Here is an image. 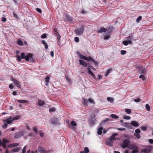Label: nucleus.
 Masks as SVG:
<instances>
[{
  "label": "nucleus",
  "instance_id": "9b49d317",
  "mask_svg": "<svg viewBox=\"0 0 153 153\" xmlns=\"http://www.w3.org/2000/svg\"><path fill=\"white\" fill-rule=\"evenodd\" d=\"M66 18V19L67 22H71L73 21L72 19L67 14H65Z\"/></svg>",
  "mask_w": 153,
  "mask_h": 153
},
{
  "label": "nucleus",
  "instance_id": "f8f14e48",
  "mask_svg": "<svg viewBox=\"0 0 153 153\" xmlns=\"http://www.w3.org/2000/svg\"><path fill=\"white\" fill-rule=\"evenodd\" d=\"M118 134L117 133H114L109 138V140L111 142H112L113 140L115 139V137L118 135Z\"/></svg>",
  "mask_w": 153,
  "mask_h": 153
},
{
  "label": "nucleus",
  "instance_id": "f3484780",
  "mask_svg": "<svg viewBox=\"0 0 153 153\" xmlns=\"http://www.w3.org/2000/svg\"><path fill=\"white\" fill-rule=\"evenodd\" d=\"M146 70L143 68H139L138 70V72L139 74H144L146 72Z\"/></svg>",
  "mask_w": 153,
  "mask_h": 153
},
{
  "label": "nucleus",
  "instance_id": "cd10ccee",
  "mask_svg": "<svg viewBox=\"0 0 153 153\" xmlns=\"http://www.w3.org/2000/svg\"><path fill=\"white\" fill-rule=\"evenodd\" d=\"M111 117L112 118H114V119H117V118H119V117L118 116H117L115 114H111Z\"/></svg>",
  "mask_w": 153,
  "mask_h": 153
},
{
  "label": "nucleus",
  "instance_id": "a878e982",
  "mask_svg": "<svg viewBox=\"0 0 153 153\" xmlns=\"http://www.w3.org/2000/svg\"><path fill=\"white\" fill-rule=\"evenodd\" d=\"M147 126H143L141 127V128L143 131H146L147 130Z\"/></svg>",
  "mask_w": 153,
  "mask_h": 153
},
{
  "label": "nucleus",
  "instance_id": "e2e57ef3",
  "mask_svg": "<svg viewBox=\"0 0 153 153\" xmlns=\"http://www.w3.org/2000/svg\"><path fill=\"white\" fill-rule=\"evenodd\" d=\"M95 117V115L94 114H92L91 115V118L93 119Z\"/></svg>",
  "mask_w": 153,
  "mask_h": 153
},
{
  "label": "nucleus",
  "instance_id": "1a4fd4ad",
  "mask_svg": "<svg viewBox=\"0 0 153 153\" xmlns=\"http://www.w3.org/2000/svg\"><path fill=\"white\" fill-rule=\"evenodd\" d=\"M19 145V144L18 143H13L8 145L7 146V147L8 148L15 147L18 146Z\"/></svg>",
  "mask_w": 153,
  "mask_h": 153
},
{
  "label": "nucleus",
  "instance_id": "39448f33",
  "mask_svg": "<svg viewBox=\"0 0 153 153\" xmlns=\"http://www.w3.org/2000/svg\"><path fill=\"white\" fill-rule=\"evenodd\" d=\"M130 143L129 140H128L126 139L124 140L123 142L121 144V146L123 149L126 148H128V146L129 145V144Z\"/></svg>",
  "mask_w": 153,
  "mask_h": 153
},
{
  "label": "nucleus",
  "instance_id": "2f4dec72",
  "mask_svg": "<svg viewBox=\"0 0 153 153\" xmlns=\"http://www.w3.org/2000/svg\"><path fill=\"white\" fill-rule=\"evenodd\" d=\"M107 99L108 101L110 102H113L114 101L113 99L110 97H108L107 98Z\"/></svg>",
  "mask_w": 153,
  "mask_h": 153
},
{
  "label": "nucleus",
  "instance_id": "864d4df0",
  "mask_svg": "<svg viewBox=\"0 0 153 153\" xmlns=\"http://www.w3.org/2000/svg\"><path fill=\"white\" fill-rule=\"evenodd\" d=\"M88 101L91 103L94 104V100L91 98H90L88 99Z\"/></svg>",
  "mask_w": 153,
  "mask_h": 153
},
{
  "label": "nucleus",
  "instance_id": "09e8293b",
  "mask_svg": "<svg viewBox=\"0 0 153 153\" xmlns=\"http://www.w3.org/2000/svg\"><path fill=\"white\" fill-rule=\"evenodd\" d=\"M7 126V123H4L3 125L2 126V127L3 128L6 129Z\"/></svg>",
  "mask_w": 153,
  "mask_h": 153
},
{
  "label": "nucleus",
  "instance_id": "774afa93",
  "mask_svg": "<svg viewBox=\"0 0 153 153\" xmlns=\"http://www.w3.org/2000/svg\"><path fill=\"white\" fill-rule=\"evenodd\" d=\"M149 142L151 144L153 143V140L152 139H150L149 140Z\"/></svg>",
  "mask_w": 153,
  "mask_h": 153
},
{
  "label": "nucleus",
  "instance_id": "79ce46f5",
  "mask_svg": "<svg viewBox=\"0 0 153 153\" xmlns=\"http://www.w3.org/2000/svg\"><path fill=\"white\" fill-rule=\"evenodd\" d=\"M134 135L135 136H136L137 138V139H140L141 137V135L139 134H134Z\"/></svg>",
  "mask_w": 153,
  "mask_h": 153
},
{
  "label": "nucleus",
  "instance_id": "bf43d9fd",
  "mask_svg": "<svg viewBox=\"0 0 153 153\" xmlns=\"http://www.w3.org/2000/svg\"><path fill=\"white\" fill-rule=\"evenodd\" d=\"M138 150H133L131 152L132 153H136L138 152Z\"/></svg>",
  "mask_w": 153,
  "mask_h": 153
},
{
  "label": "nucleus",
  "instance_id": "7ed1b4c3",
  "mask_svg": "<svg viewBox=\"0 0 153 153\" xmlns=\"http://www.w3.org/2000/svg\"><path fill=\"white\" fill-rule=\"evenodd\" d=\"M84 26L82 25L80 28L75 30V33L76 35L80 36L82 34L84 30Z\"/></svg>",
  "mask_w": 153,
  "mask_h": 153
},
{
  "label": "nucleus",
  "instance_id": "0eeeda50",
  "mask_svg": "<svg viewBox=\"0 0 153 153\" xmlns=\"http://www.w3.org/2000/svg\"><path fill=\"white\" fill-rule=\"evenodd\" d=\"M13 121L12 117H10L9 118L6 119V120H3L4 122H7V124H11Z\"/></svg>",
  "mask_w": 153,
  "mask_h": 153
},
{
  "label": "nucleus",
  "instance_id": "a18cd8bd",
  "mask_svg": "<svg viewBox=\"0 0 153 153\" xmlns=\"http://www.w3.org/2000/svg\"><path fill=\"white\" fill-rule=\"evenodd\" d=\"M49 80H50V78L48 76H47L45 79V81H46V82H49Z\"/></svg>",
  "mask_w": 153,
  "mask_h": 153
},
{
  "label": "nucleus",
  "instance_id": "680f3d73",
  "mask_svg": "<svg viewBox=\"0 0 153 153\" xmlns=\"http://www.w3.org/2000/svg\"><path fill=\"white\" fill-rule=\"evenodd\" d=\"M1 21L4 22H5L6 21V19L5 17H2Z\"/></svg>",
  "mask_w": 153,
  "mask_h": 153
},
{
  "label": "nucleus",
  "instance_id": "8fccbe9b",
  "mask_svg": "<svg viewBox=\"0 0 153 153\" xmlns=\"http://www.w3.org/2000/svg\"><path fill=\"white\" fill-rule=\"evenodd\" d=\"M141 101V100L140 99H139V98L135 99L134 100V101L135 102H140Z\"/></svg>",
  "mask_w": 153,
  "mask_h": 153
},
{
  "label": "nucleus",
  "instance_id": "72a5a7b5",
  "mask_svg": "<svg viewBox=\"0 0 153 153\" xmlns=\"http://www.w3.org/2000/svg\"><path fill=\"white\" fill-rule=\"evenodd\" d=\"M123 118L124 119H126L127 120H130L131 119V117L130 116L126 115H124L123 117Z\"/></svg>",
  "mask_w": 153,
  "mask_h": 153
},
{
  "label": "nucleus",
  "instance_id": "c756f323",
  "mask_svg": "<svg viewBox=\"0 0 153 153\" xmlns=\"http://www.w3.org/2000/svg\"><path fill=\"white\" fill-rule=\"evenodd\" d=\"M17 43L18 45H21V46L23 45V42L20 39H19L17 41Z\"/></svg>",
  "mask_w": 153,
  "mask_h": 153
},
{
  "label": "nucleus",
  "instance_id": "b1692460",
  "mask_svg": "<svg viewBox=\"0 0 153 153\" xmlns=\"http://www.w3.org/2000/svg\"><path fill=\"white\" fill-rule=\"evenodd\" d=\"M110 34L109 33H106L105 35H104V38L105 40H108L109 39Z\"/></svg>",
  "mask_w": 153,
  "mask_h": 153
},
{
  "label": "nucleus",
  "instance_id": "2eb2a0df",
  "mask_svg": "<svg viewBox=\"0 0 153 153\" xmlns=\"http://www.w3.org/2000/svg\"><path fill=\"white\" fill-rule=\"evenodd\" d=\"M38 150L41 153H45L46 152V150L42 146H39Z\"/></svg>",
  "mask_w": 153,
  "mask_h": 153
},
{
  "label": "nucleus",
  "instance_id": "603ef678",
  "mask_svg": "<svg viewBox=\"0 0 153 153\" xmlns=\"http://www.w3.org/2000/svg\"><path fill=\"white\" fill-rule=\"evenodd\" d=\"M126 53V51L125 50H121V54L122 55H125Z\"/></svg>",
  "mask_w": 153,
  "mask_h": 153
},
{
  "label": "nucleus",
  "instance_id": "c9c22d12",
  "mask_svg": "<svg viewBox=\"0 0 153 153\" xmlns=\"http://www.w3.org/2000/svg\"><path fill=\"white\" fill-rule=\"evenodd\" d=\"M33 130L34 131L36 134L37 133V128L36 126H34L33 128Z\"/></svg>",
  "mask_w": 153,
  "mask_h": 153
},
{
  "label": "nucleus",
  "instance_id": "f257e3e1",
  "mask_svg": "<svg viewBox=\"0 0 153 153\" xmlns=\"http://www.w3.org/2000/svg\"><path fill=\"white\" fill-rule=\"evenodd\" d=\"M77 53L78 54L79 56L81 59L84 60H86L87 61H89L90 60L91 61L93 62L95 65H97L98 64L97 62L95 61L94 59L91 56H88V57L81 54L79 52H77Z\"/></svg>",
  "mask_w": 153,
  "mask_h": 153
},
{
  "label": "nucleus",
  "instance_id": "20e7f679",
  "mask_svg": "<svg viewBox=\"0 0 153 153\" xmlns=\"http://www.w3.org/2000/svg\"><path fill=\"white\" fill-rule=\"evenodd\" d=\"M26 132L25 130H23L20 132H17L15 134L14 138L16 139L20 138L22 136H24L25 133Z\"/></svg>",
  "mask_w": 153,
  "mask_h": 153
},
{
  "label": "nucleus",
  "instance_id": "412c9836",
  "mask_svg": "<svg viewBox=\"0 0 153 153\" xmlns=\"http://www.w3.org/2000/svg\"><path fill=\"white\" fill-rule=\"evenodd\" d=\"M111 119H110L109 118H107L105 120H103L100 123V125H102L108 121H111Z\"/></svg>",
  "mask_w": 153,
  "mask_h": 153
},
{
  "label": "nucleus",
  "instance_id": "4be33fe9",
  "mask_svg": "<svg viewBox=\"0 0 153 153\" xmlns=\"http://www.w3.org/2000/svg\"><path fill=\"white\" fill-rule=\"evenodd\" d=\"M103 129V128L102 127H100L99 128H98L97 133L99 135H101L102 134V130Z\"/></svg>",
  "mask_w": 153,
  "mask_h": 153
},
{
  "label": "nucleus",
  "instance_id": "f704fd0d",
  "mask_svg": "<svg viewBox=\"0 0 153 153\" xmlns=\"http://www.w3.org/2000/svg\"><path fill=\"white\" fill-rule=\"evenodd\" d=\"M125 111L128 114H130L131 113V110L129 109H126L125 110Z\"/></svg>",
  "mask_w": 153,
  "mask_h": 153
},
{
  "label": "nucleus",
  "instance_id": "393cba45",
  "mask_svg": "<svg viewBox=\"0 0 153 153\" xmlns=\"http://www.w3.org/2000/svg\"><path fill=\"white\" fill-rule=\"evenodd\" d=\"M17 101L20 103H29V102L28 101L25 100H17Z\"/></svg>",
  "mask_w": 153,
  "mask_h": 153
},
{
  "label": "nucleus",
  "instance_id": "7c9ffc66",
  "mask_svg": "<svg viewBox=\"0 0 153 153\" xmlns=\"http://www.w3.org/2000/svg\"><path fill=\"white\" fill-rule=\"evenodd\" d=\"M71 125L73 126H76L77 125L76 123L74 121H72L71 122Z\"/></svg>",
  "mask_w": 153,
  "mask_h": 153
},
{
  "label": "nucleus",
  "instance_id": "a211bd4d",
  "mask_svg": "<svg viewBox=\"0 0 153 153\" xmlns=\"http://www.w3.org/2000/svg\"><path fill=\"white\" fill-rule=\"evenodd\" d=\"M133 40V37L131 36H129L128 37L127 41L129 44L132 43V40Z\"/></svg>",
  "mask_w": 153,
  "mask_h": 153
},
{
  "label": "nucleus",
  "instance_id": "6ab92c4d",
  "mask_svg": "<svg viewBox=\"0 0 153 153\" xmlns=\"http://www.w3.org/2000/svg\"><path fill=\"white\" fill-rule=\"evenodd\" d=\"M106 31V29L105 28L103 27H102L98 31V33H102V32H105Z\"/></svg>",
  "mask_w": 153,
  "mask_h": 153
},
{
  "label": "nucleus",
  "instance_id": "49530a36",
  "mask_svg": "<svg viewBox=\"0 0 153 153\" xmlns=\"http://www.w3.org/2000/svg\"><path fill=\"white\" fill-rule=\"evenodd\" d=\"M16 57L17 58V60L18 62H20L21 61V57L19 55H16Z\"/></svg>",
  "mask_w": 153,
  "mask_h": 153
},
{
  "label": "nucleus",
  "instance_id": "dca6fc26",
  "mask_svg": "<svg viewBox=\"0 0 153 153\" xmlns=\"http://www.w3.org/2000/svg\"><path fill=\"white\" fill-rule=\"evenodd\" d=\"M131 124L135 127H137L139 126L138 122L135 121H131Z\"/></svg>",
  "mask_w": 153,
  "mask_h": 153
},
{
  "label": "nucleus",
  "instance_id": "423d86ee",
  "mask_svg": "<svg viewBox=\"0 0 153 153\" xmlns=\"http://www.w3.org/2000/svg\"><path fill=\"white\" fill-rule=\"evenodd\" d=\"M128 148L130 149L131 150L138 149V147L137 146H136V145L134 143H132L131 144H130L128 146Z\"/></svg>",
  "mask_w": 153,
  "mask_h": 153
},
{
  "label": "nucleus",
  "instance_id": "f03ea898",
  "mask_svg": "<svg viewBox=\"0 0 153 153\" xmlns=\"http://www.w3.org/2000/svg\"><path fill=\"white\" fill-rule=\"evenodd\" d=\"M33 55L31 53L25 54L24 53H22L21 54V57L22 59H25L26 61H28L30 59H32L33 58Z\"/></svg>",
  "mask_w": 153,
  "mask_h": 153
},
{
  "label": "nucleus",
  "instance_id": "4468645a",
  "mask_svg": "<svg viewBox=\"0 0 153 153\" xmlns=\"http://www.w3.org/2000/svg\"><path fill=\"white\" fill-rule=\"evenodd\" d=\"M79 61L80 65H82L84 67H86L87 66V64L84 60L80 59L79 60Z\"/></svg>",
  "mask_w": 153,
  "mask_h": 153
},
{
  "label": "nucleus",
  "instance_id": "5fc2aeb1",
  "mask_svg": "<svg viewBox=\"0 0 153 153\" xmlns=\"http://www.w3.org/2000/svg\"><path fill=\"white\" fill-rule=\"evenodd\" d=\"M27 146H25L23 149L22 150V153H25L26 152V149Z\"/></svg>",
  "mask_w": 153,
  "mask_h": 153
},
{
  "label": "nucleus",
  "instance_id": "5701e85b",
  "mask_svg": "<svg viewBox=\"0 0 153 153\" xmlns=\"http://www.w3.org/2000/svg\"><path fill=\"white\" fill-rule=\"evenodd\" d=\"M83 100V104L85 106H87L88 105V100L85 98H82Z\"/></svg>",
  "mask_w": 153,
  "mask_h": 153
},
{
  "label": "nucleus",
  "instance_id": "a19ab883",
  "mask_svg": "<svg viewBox=\"0 0 153 153\" xmlns=\"http://www.w3.org/2000/svg\"><path fill=\"white\" fill-rule=\"evenodd\" d=\"M123 43L125 45L127 46L128 45V43L127 41L125 40L123 42Z\"/></svg>",
  "mask_w": 153,
  "mask_h": 153
},
{
  "label": "nucleus",
  "instance_id": "bb28decb",
  "mask_svg": "<svg viewBox=\"0 0 153 153\" xmlns=\"http://www.w3.org/2000/svg\"><path fill=\"white\" fill-rule=\"evenodd\" d=\"M139 78H140L142 79L143 81H144L146 79V78L144 76V75L141 74L139 76Z\"/></svg>",
  "mask_w": 153,
  "mask_h": 153
},
{
  "label": "nucleus",
  "instance_id": "de8ad7c7",
  "mask_svg": "<svg viewBox=\"0 0 153 153\" xmlns=\"http://www.w3.org/2000/svg\"><path fill=\"white\" fill-rule=\"evenodd\" d=\"M84 150L85 151L86 153H88L89 151L88 149V147H85L84 148Z\"/></svg>",
  "mask_w": 153,
  "mask_h": 153
},
{
  "label": "nucleus",
  "instance_id": "3c124183",
  "mask_svg": "<svg viewBox=\"0 0 153 153\" xmlns=\"http://www.w3.org/2000/svg\"><path fill=\"white\" fill-rule=\"evenodd\" d=\"M47 36V35H46V34H42L41 36V37L42 38V39H44V38H45Z\"/></svg>",
  "mask_w": 153,
  "mask_h": 153
},
{
  "label": "nucleus",
  "instance_id": "69168bd1",
  "mask_svg": "<svg viewBox=\"0 0 153 153\" xmlns=\"http://www.w3.org/2000/svg\"><path fill=\"white\" fill-rule=\"evenodd\" d=\"M9 87L11 89H12L13 88V86L12 85L10 84L9 85Z\"/></svg>",
  "mask_w": 153,
  "mask_h": 153
},
{
  "label": "nucleus",
  "instance_id": "ddd939ff",
  "mask_svg": "<svg viewBox=\"0 0 153 153\" xmlns=\"http://www.w3.org/2000/svg\"><path fill=\"white\" fill-rule=\"evenodd\" d=\"M50 123L54 125H56L58 123V121L57 119H51L50 120Z\"/></svg>",
  "mask_w": 153,
  "mask_h": 153
},
{
  "label": "nucleus",
  "instance_id": "473e14b6",
  "mask_svg": "<svg viewBox=\"0 0 153 153\" xmlns=\"http://www.w3.org/2000/svg\"><path fill=\"white\" fill-rule=\"evenodd\" d=\"M20 148L19 147H16L13 149V152H18L20 149Z\"/></svg>",
  "mask_w": 153,
  "mask_h": 153
},
{
  "label": "nucleus",
  "instance_id": "c85d7f7f",
  "mask_svg": "<svg viewBox=\"0 0 153 153\" xmlns=\"http://www.w3.org/2000/svg\"><path fill=\"white\" fill-rule=\"evenodd\" d=\"M20 116L18 115L14 117H13V120H18L19 119H20Z\"/></svg>",
  "mask_w": 153,
  "mask_h": 153
},
{
  "label": "nucleus",
  "instance_id": "4d7b16f0",
  "mask_svg": "<svg viewBox=\"0 0 153 153\" xmlns=\"http://www.w3.org/2000/svg\"><path fill=\"white\" fill-rule=\"evenodd\" d=\"M53 31L54 33L56 35H57V34H58V33L57 31V30L55 28H54L53 30Z\"/></svg>",
  "mask_w": 153,
  "mask_h": 153
},
{
  "label": "nucleus",
  "instance_id": "9d476101",
  "mask_svg": "<svg viewBox=\"0 0 153 153\" xmlns=\"http://www.w3.org/2000/svg\"><path fill=\"white\" fill-rule=\"evenodd\" d=\"M13 80V82L15 84V85L18 87L20 88V84L18 80L14 79L13 78H12Z\"/></svg>",
  "mask_w": 153,
  "mask_h": 153
},
{
  "label": "nucleus",
  "instance_id": "6e6552de",
  "mask_svg": "<svg viewBox=\"0 0 153 153\" xmlns=\"http://www.w3.org/2000/svg\"><path fill=\"white\" fill-rule=\"evenodd\" d=\"M151 149L150 147H148L146 148L142 149L141 150V152L144 153H149L151 152Z\"/></svg>",
  "mask_w": 153,
  "mask_h": 153
},
{
  "label": "nucleus",
  "instance_id": "e433bc0d",
  "mask_svg": "<svg viewBox=\"0 0 153 153\" xmlns=\"http://www.w3.org/2000/svg\"><path fill=\"white\" fill-rule=\"evenodd\" d=\"M146 108L148 111H149L150 110V106L148 104H146Z\"/></svg>",
  "mask_w": 153,
  "mask_h": 153
},
{
  "label": "nucleus",
  "instance_id": "4c0bfd02",
  "mask_svg": "<svg viewBox=\"0 0 153 153\" xmlns=\"http://www.w3.org/2000/svg\"><path fill=\"white\" fill-rule=\"evenodd\" d=\"M142 16H139L136 19V22L137 23H138L140 21L141 19Z\"/></svg>",
  "mask_w": 153,
  "mask_h": 153
},
{
  "label": "nucleus",
  "instance_id": "aec40b11",
  "mask_svg": "<svg viewBox=\"0 0 153 153\" xmlns=\"http://www.w3.org/2000/svg\"><path fill=\"white\" fill-rule=\"evenodd\" d=\"M38 104L39 106H42L45 104V103L44 102L40 100H39L38 102Z\"/></svg>",
  "mask_w": 153,
  "mask_h": 153
},
{
  "label": "nucleus",
  "instance_id": "338daca9",
  "mask_svg": "<svg viewBox=\"0 0 153 153\" xmlns=\"http://www.w3.org/2000/svg\"><path fill=\"white\" fill-rule=\"evenodd\" d=\"M50 54L51 56H52V57H53L54 56V53L53 52V51H51L50 52Z\"/></svg>",
  "mask_w": 153,
  "mask_h": 153
},
{
  "label": "nucleus",
  "instance_id": "ea45409f",
  "mask_svg": "<svg viewBox=\"0 0 153 153\" xmlns=\"http://www.w3.org/2000/svg\"><path fill=\"white\" fill-rule=\"evenodd\" d=\"M106 144L107 145H108L110 146H113L112 144L111 143V142L109 141L106 142Z\"/></svg>",
  "mask_w": 153,
  "mask_h": 153
},
{
  "label": "nucleus",
  "instance_id": "6e6d98bb",
  "mask_svg": "<svg viewBox=\"0 0 153 153\" xmlns=\"http://www.w3.org/2000/svg\"><path fill=\"white\" fill-rule=\"evenodd\" d=\"M140 130L139 129H136L135 130V132L137 134H139L140 133Z\"/></svg>",
  "mask_w": 153,
  "mask_h": 153
},
{
  "label": "nucleus",
  "instance_id": "052dcab7",
  "mask_svg": "<svg viewBox=\"0 0 153 153\" xmlns=\"http://www.w3.org/2000/svg\"><path fill=\"white\" fill-rule=\"evenodd\" d=\"M36 10L39 13H41L42 12V10L41 9L38 8H37L36 9Z\"/></svg>",
  "mask_w": 153,
  "mask_h": 153
},
{
  "label": "nucleus",
  "instance_id": "13d9d810",
  "mask_svg": "<svg viewBox=\"0 0 153 153\" xmlns=\"http://www.w3.org/2000/svg\"><path fill=\"white\" fill-rule=\"evenodd\" d=\"M65 78L68 82L70 83L71 81L70 78L67 76H65Z\"/></svg>",
  "mask_w": 153,
  "mask_h": 153
},
{
  "label": "nucleus",
  "instance_id": "c03bdc74",
  "mask_svg": "<svg viewBox=\"0 0 153 153\" xmlns=\"http://www.w3.org/2000/svg\"><path fill=\"white\" fill-rule=\"evenodd\" d=\"M74 41L77 42H78L79 41V38L77 37H75L74 38Z\"/></svg>",
  "mask_w": 153,
  "mask_h": 153
},
{
  "label": "nucleus",
  "instance_id": "58836bf2",
  "mask_svg": "<svg viewBox=\"0 0 153 153\" xmlns=\"http://www.w3.org/2000/svg\"><path fill=\"white\" fill-rule=\"evenodd\" d=\"M8 143V141L7 140L5 139H3L2 140V144H6L7 143Z\"/></svg>",
  "mask_w": 153,
  "mask_h": 153
},
{
  "label": "nucleus",
  "instance_id": "37998d69",
  "mask_svg": "<svg viewBox=\"0 0 153 153\" xmlns=\"http://www.w3.org/2000/svg\"><path fill=\"white\" fill-rule=\"evenodd\" d=\"M111 70L110 69V70H107L106 71V73L105 74V76H107L111 72Z\"/></svg>",
  "mask_w": 153,
  "mask_h": 153
},
{
  "label": "nucleus",
  "instance_id": "0e129e2a",
  "mask_svg": "<svg viewBox=\"0 0 153 153\" xmlns=\"http://www.w3.org/2000/svg\"><path fill=\"white\" fill-rule=\"evenodd\" d=\"M102 78V76H101L100 75H98V79H100Z\"/></svg>",
  "mask_w": 153,
  "mask_h": 153
}]
</instances>
